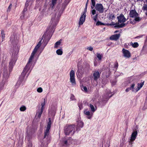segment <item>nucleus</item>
Masks as SVG:
<instances>
[{"instance_id": "obj_26", "label": "nucleus", "mask_w": 147, "mask_h": 147, "mask_svg": "<svg viewBox=\"0 0 147 147\" xmlns=\"http://www.w3.org/2000/svg\"><path fill=\"white\" fill-rule=\"evenodd\" d=\"M26 109V107L24 106H22L20 108V110L22 111H25Z\"/></svg>"}, {"instance_id": "obj_44", "label": "nucleus", "mask_w": 147, "mask_h": 147, "mask_svg": "<svg viewBox=\"0 0 147 147\" xmlns=\"http://www.w3.org/2000/svg\"><path fill=\"white\" fill-rule=\"evenodd\" d=\"M131 90L130 89V88H127L126 90H125V91L126 92H128L129 90Z\"/></svg>"}, {"instance_id": "obj_45", "label": "nucleus", "mask_w": 147, "mask_h": 147, "mask_svg": "<svg viewBox=\"0 0 147 147\" xmlns=\"http://www.w3.org/2000/svg\"><path fill=\"white\" fill-rule=\"evenodd\" d=\"M145 45L147 46V36L145 43Z\"/></svg>"}, {"instance_id": "obj_48", "label": "nucleus", "mask_w": 147, "mask_h": 147, "mask_svg": "<svg viewBox=\"0 0 147 147\" xmlns=\"http://www.w3.org/2000/svg\"><path fill=\"white\" fill-rule=\"evenodd\" d=\"M49 39H50V38H49V39L46 42V43H45V46L47 45V43H48V41L49 40Z\"/></svg>"}, {"instance_id": "obj_28", "label": "nucleus", "mask_w": 147, "mask_h": 147, "mask_svg": "<svg viewBox=\"0 0 147 147\" xmlns=\"http://www.w3.org/2000/svg\"><path fill=\"white\" fill-rule=\"evenodd\" d=\"M70 140L69 139L65 140L64 141V144L65 145H67L70 144Z\"/></svg>"}, {"instance_id": "obj_13", "label": "nucleus", "mask_w": 147, "mask_h": 147, "mask_svg": "<svg viewBox=\"0 0 147 147\" xmlns=\"http://www.w3.org/2000/svg\"><path fill=\"white\" fill-rule=\"evenodd\" d=\"M138 132L137 131H134L132 133L131 135L130 141L131 142H133L134 141L137 136Z\"/></svg>"}, {"instance_id": "obj_14", "label": "nucleus", "mask_w": 147, "mask_h": 147, "mask_svg": "<svg viewBox=\"0 0 147 147\" xmlns=\"http://www.w3.org/2000/svg\"><path fill=\"white\" fill-rule=\"evenodd\" d=\"M100 73L98 71H95L93 75L94 80L95 81H96L100 78Z\"/></svg>"}, {"instance_id": "obj_39", "label": "nucleus", "mask_w": 147, "mask_h": 147, "mask_svg": "<svg viewBox=\"0 0 147 147\" xmlns=\"http://www.w3.org/2000/svg\"><path fill=\"white\" fill-rule=\"evenodd\" d=\"M71 100H75L76 99L75 98V97L73 95H71V96L70 98Z\"/></svg>"}, {"instance_id": "obj_1", "label": "nucleus", "mask_w": 147, "mask_h": 147, "mask_svg": "<svg viewBox=\"0 0 147 147\" xmlns=\"http://www.w3.org/2000/svg\"><path fill=\"white\" fill-rule=\"evenodd\" d=\"M37 51V50L34 49L29 59V60L28 63L22 72V73L19 79L16 84V86H17L18 87H19L23 81H24L25 77L27 73H28L26 76V77H27L29 74L31 72L32 70L31 67L32 63V60Z\"/></svg>"}, {"instance_id": "obj_41", "label": "nucleus", "mask_w": 147, "mask_h": 147, "mask_svg": "<svg viewBox=\"0 0 147 147\" xmlns=\"http://www.w3.org/2000/svg\"><path fill=\"white\" fill-rule=\"evenodd\" d=\"M87 49L90 51H92L93 48V47H90L87 48Z\"/></svg>"}, {"instance_id": "obj_32", "label": "nucleus", "mask_w": 147, "mask_h": 147, "mask_svg": "<svg viewBox=\"0 0 147 147\" xmlns=\"http://www.w3.org/2000/svg\"><path fill=\"white\" fill-rule=\"evenodd\" d=\"M96 25L97 26L100 25H105V24L102 23L101 22L99 21H98L96 23Z\"/></svg>"}, {"instance_id": "obj_51", "label": "nucleus", "mask_w": 147, "mask_h": 147, "mask_svg": "<svg viewBox=\"0 0 147 147\" xmlns=\"http://www.w3.org/2000/svg\"><path fill=\"white\" fill-rule=\"evenodd\" d=\"M26 6H28V5H26Z\"/></svg>"}, {"instance_id": "obj_4", "label": "nucleus", "mask_w": 147, "mask_h": 147, "mask_svg": "<svg viewBox=\"0 0 147 147\" xmlns=\"http://www.w3.org/2000/svg\"><path fill=\"white\" fill-rule=\"evenodd\" d=\"M56 14L53 16L51 22V24L52 25V26L51 27L49 26L48 28L47 33L49 34L54 32V30H53L54 26H56L57 24V20L56 18Z\"/></svg>"}, {"instance_id": "obj_31", "label": "nucleus", "mask_w": 147, "mask_h": 147, "mask_svg": "<svg viewBox=\"0 0 147 147\" xmlns=\"http://www.w3.org/2000/svg\"><path fill=\"white\" fill-rule=\"evenodd\" d=\"M97 58H98L99 60H101L102 58V56L100 54V53H97Z\"/></svg>"}, {"instance_id": "obj_46", "label": "nucleus", "mask_w": 147, "mask_h": 147, "mask_svg": "<svg viewBox=\"0 0 147 147\" xmlns=\"http://www.w3.org/2000/svg\"><path fill=\"white\" fill-rule=\"evenodd\" d=\"M78 106L80 108V109H81V108H82V105L81 104L79 105L78 104Z\"/></svg>"}, {"instance_id": "obj_22", "label": "nucleus", "mask_w": 147, "mask_h": 147, "mask_svg": "<svg viewBox=\"0 0 147 147\" xmlns=\"http://www.w3.org/2000/svg\"><path fill=\"white\" fill-rule=\"evenodd\" d=\"M142 9L143 10L145 11L146 14L147 16V5L144 4Z\"/></svg>"}, {"instance_id": "obj_50", "label": "nucleus", "mask_w": 147, "mask_h": 147, "mask_svg": "<svg viewBox=\"0 0 147 147\" xmlns=\"http://www.w3.org/2000/svg\"><path fill=\"white\" fill-rule=\"evenodd\" d=\"M146 100L147 101V96L146 97Z\"/></svg>"}, {"instance_id": "obj_42", "label": "nucleus", "mask_w": 147, "mask_h": 147, "mask_svg": "<svg viewBox=\"0 0 147 147\" xmlns=\"http://www.w3.org/2000/svg\"><path fill=\"white\" fill-rule=\"evenodd\" d=\"M118 66V64L116 62L114 65V67L116 68V69L117 68Z\"/></svg>"}, {"instance_id": "obj_54", "label": "nucleus", "mask_w": 147, "mask_h": 147, "mask_svg": "<svg viewBox=\"0 0 147 147\" xmlns=\"http://www.w3.org/2000/svg\"><path fill=\"white\" fill-rule=\"evenodd\" d=\"M146 2L147 3V0H146Z\"/></svg>"}, {"instance_id": "obj_17", "label": "nucleus", "mask_w": 147, "mask_h": 147, "mask_svg": "<svg viewBox=\"0 0 147 147\" xmlns=\"http://www.w3.org/2000/svg\"><path fill=\"white\" fill-rule=\"evenodd\" d=\"M120 34H116L113 35L110 37V39L112 40H117L120 37Z\"/></svg>"}, {"instance_id": "obj_49", "label": "nucleus", "mask_w": 147, "mask_h": 147, "mask_svg": "<svg viewBox=\"0 0 147 147\" xmlns=\"http://www.w3.org/2000/svg\"><path fill=\"white\" fill-rule=\"evenodd\" d=\"M86 8L85 9L84 11V12H86Z\"/></svg>"}, {"instance_id": "obj_52", "label": "nucleus", "mask_w": 147, "mask_h": 147, "mask_svg": "<svg viewBox=\"0 0 147 147\" xmlns=\"http://www.w3.org/2000/svg\"><path fill=\"white\" fill-rule=\"evenodd\" d=\"M110 97H109V98H110ZM107 98V99H108L109 98Z\"/></svg>"}, {"instance_id": "obj_53", "label": "nucleus", "mask_w": 147, "mask_h": 147, "mask_svg": "<svg viewBox=\"0 0 147 147\" xmlns=\"http://www.w3.org/2000/svg\"><path fill=\"white\" fill-rule=\"evenodd\" d=\"M88 0H87V2H88Z\"/></svg>"}, {"instance_id": "obj_37", "label": "nucleus", "mask_w": 147, "mask_h": 147, "mask_svg": "<svg viewBox=\"0 0 147 147\" xmlns=\"http://www.w3.org/2000/svg\"><path fill=\"white\" fill-rule=\"evenodd\" d=\"M37 91L38 92H41L42 91V89L41 88L39 87L37 89Z\"/></svg>"}, {"instance_id": "obj_30", "label": "nucleus", "mask_w": 147, "mask_h": 147, "mask_svg": "<svg viewBox=\"0 0 147 147\" xmlns=\"http://www.w3.org/2000/svg\"><path fill=\"white\" fill-rule=\"evenodd\" d=\"M135 86V84H133L131 85L130 87H129L131 90L133 92L134 91V89Z\"/></svg>"}, {"instance_id": "obj_47", "label": "nucleus", "mask_w": 147, "mask_h": 147, "mask_svg": "<svg viewBox=\"0 0 147 147\" xmlns=\"http://www.w3.org/2000/svg\"><path fill=\"white\" fill-rule=\"evenodd\" d=\"M88 2H87L86 4V6H85V7H86V9L87 10V5H88Z\"/></svg>"}, {"instance_id": "obj_7", "label": "nucleus", "mask_w": 147, "mask_h": 147, "mask_svg": "<svg viewBox=\"0 0 147 147\" xmlns=\"http://www.w3.org/2000/svg\"><path fill=\"white\" fill-rule=\"evenodd\" d=\"M70 80L72 85H75L76 84V82L75 78V72L73 70H71L70 73Z\"/></svg>"}, {"instance_id": "obj_36", "label": "nucleus", "mask_w": 147, "mask_h": 147, "mask_svg": "<svg viewBox=\"0 0 147 147\" xmlns=\"http://www.w3.org/2000/svg\"><path fill=\"white\" fill-rule=\"evenodd\" d=\"M98 15V14H96V15H95L93 17V19L96 22L97 21V19Z\"/></svg>"}, {"instance_id": "obj_15", "label": "nucleus", "mask_w": 147, "mask_h": 147, "mask_svg": "<svg viewBox=\"0 0 147 147\" xmlns=\"http://www.w3.org/2000/svg\"><path fill=\"white\" fill-rule=\"evenodd\" d=\"M78 124L76 127V131H79L80 130V128H82L84 125L83 123L81 121L77 122Z\"/></svg>"}, {"instance_id": "obj_8", "label": "nucleus", "mask_w": 147, "mask_h": 147, "mask_svg": "<svg viewBox=\"0 0 147 147\" xmlns=\"http://www.w3.org/2000/svg\"><path fill=\"white\" fill-rule=\"evenodd\" d=\"M51 119H49V122L48 124L46 130L44 133V138H46L47 136L48 137L49 134V131L51 128Z\"/></svg>"}, {"instance_id": "obj_12", "label": "nucleus", "mask_w": 147, "mask_h": 147, "mask_svg": "<svg viewBox=\"0 0 147 147\" xmlns=\"http://www.w3.org/2000/svg\"><path fill=\"white\" fill-rule=\"evenodd\" d=\"M16 59L14 57H13L9 63V70L10 71L12 69L14 65L15 64Z\"/></svg>"}, {"instance_id": "obj_11", "label": "nucleus", "mask_w": 147, "mask_h": 147, "mask_svg": "<svg viewBox=\"0 0 147 147\" xmlns=\"http://www.w3.org/2000/svg\"><path fill=\"white\" fill-rule=\"evenodd\" d=\"M122 53L124 57L127 58H129L131 57L130 52L127 50L123 48L122 50Z\"/></svg>"}, {"instance_id": "obj_38", "label": "nucleus", "mask_w": 147, "mask_h": 147, "mask_svg": "<svg viewBox=\"0 0 147 147\" xmlns=\"http://www.w3.org/2000/svg\"><path fill=\"white\" fill-rule=\"evenodd\" d=\"M91 12H92V15H94L96 14V11L95 9H93L91 11Z\"/></svg>"}, {"instance_id": "obj_21", "label": "nucleus", "mask_w": 147, "mask_h": 147, "mask_svg": "<svg viewBox=\"0 0 147 147\" xmlns=\"http://www.w3.org/2000/svg\"><path fill=\"white\" fill-rule=\"evenodd\" d=\"M57 0H52V3L51 5V6L52 8H53V7L56 5Z\"/></svg>"}, {"instance_id": "obj_40", "label": "nucleus", "mask_w": 147, "mask_h": 147, "mask_svg": "<svg viewBox=\"0 0 147 147\" xmlns=\"http://www.w3.org/2000/svg\"><path fill=\"white\" fill-rule=\"evenodd\" d=\"M12 6V5L11 4H10L9 6L8 9H7V11H10V10Z\"/></svg>"}, {"instance_id": "obj_16", "label": "nucleus", "mask_w": 147, "mask_h": 147, "mask_svg": "<svg viewBox=\"0 0 147 147\" xmlns=\"http://www.w3.org/2000/svg\"><path fill=\"white\" fill-rule=\"evenodd\" d=\"M46 33L45 32V33L43 35L42 37V39L39 41L37 45L34 48L35 49L37 50H38V49L39 48V47H40V45H41L42 42H41V41L42 39H43V38H45V35H46Z\"/></svg>"}, {"instance_id": "obj_35", "label": "nucleus", "mask_w": 147, "mask_h": 147, "mask_svg": "<svg viewBox=\"0 0 147 147\" xmlns=\"http://www.w3.org/2000/svg\"><path fill=\"white\" fill-rule=\"evenodd\" d=\"M47 14H46V16H48L51 13V9L50 8H49L48 9L47 11Z\"/></svg>"}, {"instance_id": "obj_43", "label": "nucleus", "mask_w": 147, "mask_h": 147, "mask_svg": "<svg viewBox=\"0 0 147 147\" xmlns=\"http://www.w3.org/2000/svg\"><path fill=\"white\" fill-rule=\"evenodd\" d=\"M32 144L29 142L28 145V147H32Z\"/></svg>"}, {"instance_id": "obj_55", "label": "nucleus", "mask_w": 147, "mask_h": 147, "mask_svg": "<svg viewBox=\"0 0 147 147\" xmlns=\"http://www.w3.org/2000/svg\"><path fill=\"white\" fill-rule=\"evenodd\" d=\"M117 32V31H116L115 32Z\"/></svg>"}, {"instance_id": "obj_3", "label": "nucleus", "mask_w": 147, "mask_h": 147, "mask_svg": "<svg viewBox=\"0 0 147 147\" xmlns=\"http://www.w3.org/2000/svg\"><path fill=\"white\" fill-rule=\"evenodd\" d=\"M117 18L118 20V22L119 23H122L121 24H114L113 25H115V27L116 28H121L124 27L126 24L124 23L126 21V19L125 18L124 16L122 14H121L119 16H117Z\"/></svg>"}, {"instance_id": "obj_2", "label": "nucleus", "mask_w": 147, "mask_h": 147, "mask_svg": "<svg viewBox=\"0 0 147 147\" xmlns=\"http://www.w3.org/2000/svg\"><path fill=\"white\" fill-rule=\"evenodd\" d=\"M64 130L65 135H73L75 132V126L74 125H67L65 127Z\"/></svg>"}, {"instance_id": "obj_56", "label": "nucleus", "mask_w": 147, "mask_h": 147, "mask_svg": "<svg viewBox=\"0 0 147 147\" xmlns=\"http://www.w3.org/2000/svg\"><path fill=\"white\" fill-rule=\"evenodd\" d=\"M45 40V39H44V40H43V41H44Z\"/></svg>"}, {"instance_id": "obj_5", "label": "nucleus", "mask_w": 147, "mask_h": 147, "mask_svg": "<svg viewBox=\"0 0 147 147\" xmlns=\"http://www.w3.org/2000/svg\"><path fill=\"white\" fill-rule=\"evenodd\" d=\"M46 102V100L45 99H44L43 101L41 103V107L40 108H39L38 110L36 113V117L40 118L41 115H42L44 108V106Z\"/></svg>"}, {"instance_id": "obj_20", "label": "nucleus", "mask_w": 147, "mask_h": 147, "mask_svg": "<svg viewBox=\"0 0 147 147\" xmlns=\"http://www.w3.org/2000/svg\"><path fill=\"white\" fill-rule=\"evenodd\" d=\"M61 40L60 39L59 41L56 42L55 44L54 47L57 48L58 46L61 44Z\"/></svg>"}, {"instance_id": "obj_18", "label": "nucleus", "mask_w": 147, "mask_h": 147, "mask_svg": "<svg viewBox=\"0 0 147 147\" xmlns=\"http://www.w3.org/2000/svg\"><path fill=\"white\" fill-rule=\"evenodd\" d=\"M144 84V82H141L140 84L138 83V86L137 88L136 89V92H138L139 90L143 86Z\"/></svg>"}, {"instance_id": "obj_24", "label": "nucleus", "mask_w": 147, "mask_h": 147, "mask_svg": "<svg viewBox=\"0 0 147 147\" xmlns=\"http://www.w3.org/2000/svg\"><path fill=\"white\" fill-rule=\"evenodd\" d=\"M91 3L92 6H91V8L92 9H93L94 7L95 6V0H91Z\"/></svg>"}, {"instance_id": "obj_34", "label": "nucleus", "mask_w": 147, "mask_h": 147, "mask_svg": "<svg viewBox=\"0 0 147 147\" xmlns=\"http://www.w3.org/2000/svg\"><path fill=\"white\" fill-rule=\"evenodd\" d=\"M1 35L2 39H4L5 37V34L4 33V32L3 30H2L1 31Z\"/></svg>"}, {"instance_id": "obj_29", "label": "nucleus", "mask_w": 147, "mask_h": 147, "mask_svg": "<svg viewBox=\"0 0 147 147\" xmlns=\"http://www.w3.org/2000/svg\"><path fill=\"white\" fill-rule=\"evenodd\" d=\"M81 89L82 90L84 91L85 92H87V87L85 86H81Z\"/></svg>"}, {"instance_id": "obj_9", "label": "nucleus", "mask_w": 147, "mask_h": 147, "mask_svg": "<svg viewBox=\"0 0 147 147\" xmlns=\"http://www.w3.org/2000/svg\"><path fill=\"white\" fill-rule=\"evenodd\" d=\"M95 7L96 10L100 13H102L104 12V9L102 4L97 3Z\"/></svg>"}, {"instance_id": "obj_6", "label": "nucleus", "mask_w": 147, "mask_h": 147, "mask_svg": "<svg viewBox=\"0 0 147 147\" xmlns=\"http://www.w3.org/2000/svg\"><path fill=\"white\" fill-rule=\"evenodd\" d=\"M138 14L135 10H132L130 11L129 13L130 17L135 18L134 20L136 21H139L141 20L140 18L138 17Z\"/></svg>"}, {"instance_id": "obj_27", "label": "nucleus", "mask_w": 147, "mask_h": 147, "mask_svg": "<svg viewBox=\"0 0 147 147\" xmlns=\"http://www.w3.org/2000/svg\"><path fill=\"white\" fill-rule=\"evenodd\" d=\"M109 17L112 20L114 19L115 18L114 14L113 13L110 14L109 15Z\"/></svg>"}, {"instance_id": "obj_33", "label": "nucleus", "mask_w": 147, "mask_h": 147, "mask_svg": "<svg viewBox=\"0 0 147 147\" xmlns=\"http://www.w3.org/2000/svg\"><path fill=\"white\" fill-rule=\"evenodd\" d=\"M90 107L91 109V111L94 112L95 111V110L94 106L90 104Z\"/></svg>"}, {"instance_id": "obj_10", "label": "nucleus", "mask_w": 147, "mask_h": 147, "mask_svg": "<svg viewBox=\"0 0 147 147\" xmlns=\"http://www.w3.org/2000/svg\"><path fill=\"white\" fill-rule=\"evenodd\" d=\"M86 17V13H85V12H84L81 15L79 19L78 22L79 25H81L83 24L85 21Z\"/></svg>"}, {"instance_id": "obj_25", "label": "nucleus", "mask_w": 147, "mask_h": 147, "mask_svg": "<svg viewBox=\"0 0 147 147\" xmlns=\"http://www.w3.org/2000/svg\"><path fill=\"white\" fill-rule=\"evenodd\" d=\"M56 53L58 55H61L62 54L63 51L61 49H59L57 50L56 51Z\"/></svg>"}, {"instance_id": "obj_23", "label": "nucleus", "mask_w": 147, "mask_h": 147, "mask_svg": "<svg viewBox=\"0 0 147 147\" xmlns=\"http://www.w3.org/2000/svg\"><path fill=\"white\" fill-rule=\"evenodd\" d=\"M131 45L134 48L137 47L139 46L137 42H135L134 43H133L132 42H131Z\"/></svg>"}, {"instance_id": "obj_19", "label": "nucleus", "mask_w": 147, "mask_h": 147, "mask_svg": "<svg viewBox=\"0 0 147 147\" xmlns=\"http://www.w3.org/2000/svg\"><path fill=\"white\" fill-rule=\"evenodd\" d=\"M84 114L86 115H87V117L88 119H90L92 117V115H90V112L89 111H84Z\"/></svg>"}]
</instances>
